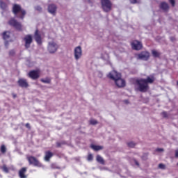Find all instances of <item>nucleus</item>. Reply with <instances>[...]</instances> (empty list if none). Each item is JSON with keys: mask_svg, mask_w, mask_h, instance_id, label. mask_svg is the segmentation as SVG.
<instances>
[{"mask_svg": "<svg viewBox=\"0 0 178 178\" xmlns=\"http://www.w3.org/2000/svg\"><path fill=\"white\" fill-rule=\"evenodd\" d=\"M152 53L153 56H154V58H158V56H159V52H158L156 50H152Z\"/></svg>", "mask_w": 178, "mask_h": 178, "instance_id": "nucleus-25", "label": "nucleus"}, {"mask_svg": "<svg viewBox=\"0 0 178 178\" xmlns=\"http://www.w3.org/2000/svg\"><path fill=\"white\" fill-rule=\"evenodd\" d=\"M128 146H129L131 148H133L136 146V143L134 142H129L128 143Z\"/></svg>", "mask_w": 178, "mask_h": 178, "instance_id": "nucleus-27", "label": "nucleus"}, {"mask_svg": "<svg viewBox=\"0 0 178 178\" xmlns=\"http://www.w3.org/2000/svg\"><path fill=\"white\" fill-rule=\"evenodd\" d=\"M18 84L20 87L27 88L29 87V83L26 79H21L18 81Z\"/></svg>", "mask_w": 178, "mask_h": 178, "instance_id": "nucleus-15", "label": "nucleus"}, {"mask_svg": "<svg viewBox=\"0 0 178 178\" xmlns=\"http://www.w3.org/2000/svg\"><path fill=\"white\" fill-rule=\"evenodd\" d=\"M97 161L99 162V163H101L102 165H104L105 163V161H104V159L101 157V156L97 155Z\"/></svg>", "mask_w": 178, "mask_h": 178, "instance_id": "nucleus-22", "label": "nucleus"}, {"mask_svg": "<svg viewBox=\"0 0 178 178\" xmlns=\"http://www.w3.org/2000/svg\"><path fill=\"white\" fill-rule=\"evenodd\" d=\"M29 77H31V79H33V80H35L36 79H38V77H40V70H33V71H31L29 73Z\"/></svg>", "mask_w": 178, "mask_h": 178, "instance_id": "nucleus-12", "label": "nucleus"}, {"mask_svg": "<svg viewBox=\"0 0 178 178\" xmlns=\"http://www.w3.org/2000/svg\"><path fill=\"white\" fill-rule=\"evenodd\" d=\"M9 25L13 26V27H15L17 30H22V24L20 23L17 22L16 19H11L9 21Z\"/></svg>", "mask_w": 178, "mask_h": 178, "instance_id": "nucleus-9", "label": "nucleus"}, {"mask_svg": "<svg viewBox=\"0 0 178 178\" xmlns=\"http://www.w3.org/2000/svg\"><path fill=\"white\" fill-rule=\"evenodd\" d=\"M90 124H97V123H98V122H97L96 120L92 119L90 120Z\"/></svg>", "mask_w": 178, "mask_h": 178, "instance_id": "nucleus-29", "label": "nucleus"}, {"mask_svg": "<svg viewBox=\"0 0 178 178\" xmlns=\"http://www.w3.org/2000/svg\"><path fill=\"white\" fill-rule=\"evenodd\" d=\"M13 12L17 17H19V19H24V16L26 15V11L22 9V7H20L19 5H14L13 7Z\"/></svg>", "mask_w": 178, "mask_h": 178, "instance_id": "nucleus-3", "label": "nucleus"}, {"mask_svg": "<svg viewBox=\"0 0 178 178\" xmlns=\"http://www.w3.org/2000/svg\"><path fill=\"white\" fill-rule=\"evenodd\" d=\"M26 172H27V168H22L19 171V176L20 178H27V175H26Z\"/></svg>", "mask_w": 178, "mask_h": 178, "instance_id": "nucleus-16", "label": "nucleus"}, {"mask_svg": "<svg viewBox=\"0 0 178 178\" xmlns=\"http://www.w3.org/2000/svg\"><path fill=\"white\" fill-rule=\"evenodd\" d=\"M9 37H10V32L7 31V32H4L3 33V40H9Z\"/></svg>", "mask_w": 178, "mask_h": 178, "instance_id": "nucleus-21", "label": "nucleus"}, {"mask_svg": "<svg viewBox=\"0 0 178 178\" xmlns=\"http://www.w3.org/2000/svg\"><path fill=\"white\" fill-rule=\"evenodd\" d=\"M74 58H75L76 60H79V59H80V58H81V56L83 55V51L81 50V47L78 46V47H75V49L74 50Z\"/></svg>", "mask_w": 178, "mask_h": 178, "instance_id": "nucleus-6", "label": "nucleus"}, {"mask_svg": "<svg viewBox=\"0 0 178 178\" xmlns=\"http://www.w3.org/2000/svg\"><path fill=\"white\" fill-rule=\"evenodd\" d=\"M92 154H88V161H92Z\"/></svg>", "mask_w": 178, "mask_h": 178, "instance_id": "nucleus-33", "label": "nucleus"}, {"mask_svg": "<svg viewBox=\"0 0 178 178\" xmlns=\"http://www.w3.org/2000/svg\"><path fill=\"white\" fill-rule=\"evenodd\" d=\"M131 3H140L139 1L137 0H130Z\"/></svg>", "mask_w": 178, "mask_h": 178, "instance_id": "nucleus-32", "label": "nucleus"}, {"mask_svg": "<svg viewBox=\"0 0 178 178\" xmlns=\"http://www.w3.org/2000/svg\"><path fill=\"white\" fill-rule=\"evenodd\" d=\"M59 49V45L55 41H51L48 42L47 51L49 54H55Z\"/></svg>", "mask_w": 178, "mask_h": 178, "instance_id": "nucleus-4", "label": "nucleus"}, {"mask_svg": "<svg viewBox=\"0 0 178 178\" xmlns=\"http://www.w3.org/2000/svg\"><path fill=\"white\" fill-rule=\"evenodd\" d=\"M54 156V154L52 152L48 151L45 152V156H44V161L46 162H49V159H51V157Z\"/></svg>", "mask_w": 178, "mask_h": 178, "instance_id": "nucleus-18", "label": "nucleus"}, {"mask_svg": "<svg viewBox=\"0 0 178 178\" xmlns=\"http://www.w3.org/2000/svg\"><path fill=\"white\" fill-rule=\"evenodd\" d=\"M159 169H165V164L160 163L159 165Z\"/></svg>", "mask_w": 178, "mask_h": 178, "instance_id": "nucleus-31", "label": "nucleus"}, {"mask_svg": "<svg viewBox=\"0 0 178 178\" xmlns=\"http://www.w3.org/2000/svg\"><path fill=\"white\" fill-rule=\"evenodd\" d=\"M35 10H38V12H41V10H42V8H41L40 6L35 7Z\"/></svg>", "mask_w": 178, "mask_h": 178, "instance_id": "nucleus-30", "label": "nucleus"}, {"mask_svg": "<svg viewBox=\"0 0 178 178\" xmlns=\"http://www.w3.org/2000/svg\"><path fill=\"white\" fill-rule=\"evenodd\" d=\"M0 169H1L2 172L4 173H9L10 170L11 169H13V167H8L6 165H3L1 167H0Z\"/></svg>", "mask_w": 178, "mask_h": 178, "instance_id": "nucleus-17", "label": "nucleus"}, {"mask_svg": "<svg viewBox=\"0 0 178 178\" xmlns=\"http://www.w3.org/2000/svg\"><path fill=\"white\" fill-rule=\"evenodd\" d=\"M162 115H163V118H167L168 117V113H166V112H163Z\"/></svg>", "mask_w": 178, "mask_h": 178, "instance_id": "nucleus-36", "label": "nucleus"}, {"mask_svg": "<svg viewBox=\"0 0 178 178\" xmlns=\"http://www.w3.org/2000/svg\"><path fill=\"white\" fill-rule=\"evenodd\" d=\"M154 81H155V78H154V76H147L146 79H141L136 80V84L137 90L140 91V92H145L148 90V83L151 84L154 83Z\"/></svg>", "mask_w": 178, "mask_h": 178, "instance_id": "nucleus-1", "label": "nucleus"}, {"mask_svg": "<svg viewBox=\"0 0 178 178\" xmlns=\"http://www.w3.org/2000/svg\"><path fill=\"white\" fill-rule=\"evenodd\" d=\"M34 38L37 44H38V45H41V44H42V39L41 38V34L38 33V30L35 31Z\"/></svg>", "mask_w": 178, "mask_h": 178, "instance_id": "nucleus-14", "label": "nucleus"}, {"mask_svg": "<svg viewBox=\"0 0 178 178\" xmlns=\"http://www.w3.org/2000/svg\"><path fill=\"white\" fill-rule=\"evenodd\" d=\"M28 161L31 165H33L34 166H38L39 168H41V166H42L41 163H40V161H38V160H37V159H35V157L29 156L28 157Z\"/></svg>", "mask_w": 178, "mask_h": 178, "instance_id": "nucleus-8", "label": "nucleus"}, {"mask_svg": "<svg viewBox=\"0 0 178 178\" xmlns=\"http://www.w3.org/2000/svg\"><path fill=\"white\" fill-rule=\"evenodd\" d=\"M160 8L163 9V10H168V9H169V5L165 2H163L161 3Z\"/></svg>", "mask_w": 178, "mask_h": 178, "instance_id": "nucleus-19", "label": "nucleus"}, {"mask_svg": "<svg viewBox=\"0 0 178 178\" xmlns=\"http://www.w3.org/2000/svg\"><path fill=\"white\" fill-rule=\"evenodd\" d=\"M92 149H94V151H101L104 147L99 146V145H91Z\"/></svg>", "mask_w": 178, "mask_h": 178, "instance_id": "nucleus-20", "label": "nucleus"}, {"mask_svg": "<svg viewBox=\"0 0 178 178\" xmlns=\"http://www.w3.org/2000/svg\"><path fill=\"white\" fill-rule=\"evenodd\" d=\"M135 163H136V165H137V166H139V163H138V161H135Z\"/></svg>", "mask_w": 178, "mask_h": 178, "instance_id": "nucleus-40", "label": "nucleus"}, {"mask_svg": "<svg viewBox=\"0 0 178 178\" xmlns=\"http://www.w3.org/2000/svg\"><path fill=\"white\" fill-rule=\"evenodd\" d=\"M148 58H149L148 51H143L138 55V59H141L142 60H147Z\"/></svg>", "mask_w": 178, "mask_h": 178, "instance_id": "nucleus-11", "label": "nucleus"}, {"mask_svg": "<svg viewBox=\"0 0 178 178\" xmlns=\"http://www.w3.org/2000/svg\"><path fill=\"white\" fill-rule=\"evenodd\" d=\"M175 156L176 158H178V150L175 151Z\"/></svg>", "mask_w": 178, "mask_h": 178, "instance_id": "nucleus-39", "label": "nucleus"}, {"mask_svg": "<svg viewBox=\"0 0 178 178\" xmlns=\"http://www.w3.org/2000/svg\"><path fill=\"white\" fill-rule=\"evenodd\" d=\"M51 168H52V169H56V168H58V167H56V164H51Z\"/></svg>", "mask_w": 178, "mask_h": 178, "instance_id": "nucleus-37", "label": "nucleus"}, {"mask_svg": "<svg viewBox=\"0 0 178 178\" xmlns=\"http://www.w3.org/2000/svg\"><path fill=\"white\" fill-rule=\"evenodd\" d=\"M26 127H30V124H26Z\"/></svg>", "mask_w": 178, "mask_h": 178, "instance_id": "nucleus-42", "label": "nucleus"}, {"mask_svg": "<svg viewBox=\"0 0 178 178\" xmlns=\"http://www.w3.org/2000/svg\"><path fill=\"white\" fill-rule=\"evenodd\" d=\"M156 152H163V148H157L156 149Z\"/></svg>", "mask_w": 178, "mask_h": 178, "instance_id": "nucleus-34", "label": "nucleus"}, {"mask_svg": "<svg viewBox=\"0 0 178 178\" xmlns=\"http://www.w3.org/2000/svg\"><path fill=\"white\" fill-rule=\"evenodd\" d=\"M108 77L111 79V80H114L117 87L122 88L126 86V81L122 79V75L120 73H118L115 70L110 72L108 75Z\"/></svg>", "mask_w": 178, "mask_h": 178, "instance_id": "nucleus-2", "label": "nucleus"}, {"mask_svg": "<svg viewBox=\"0 0 178 178\" xmlns=\"http://www.w3.org/2000/svg\"><path fill=\"white\" fill-rule=\"evenodd\" d=\"M169 2L172 6H175V0H169Z\"/></svg>", "mask_w": 178, "mask_h": 178, "instance_id": "nucleus-35", "label": "nucleus"}, {"mask_svg": "<svg viewBox=\"0 0 178 178\" xmlns=\"http://www.w3.org/2000/svg\"><path fill=\"white\" fill-rule=\"evenodd\" d=\"M101 3L104 12H111L112 10V2H111V0H101Z\"/></svg>", "mask_w": 178, "mask_h": 178, "instance_id": "nucleus-5", "label": "nucleus"}, {"mask_svg": "<svg viewBox=\"0 0 178 178\" xmlns=\"http://www.w3.org/2000/svg\"><path fill=\"white\" fill-rule=\"evenodd\" d=\"M0 7L3 10H6V4L3 2H2V0H0Z\"/></svg>", "mask_w": 178, "mask_h": 178, "instance_id": "nucleus-23", "label": "nucleus"}, {"mask_svg": "<svg viewBox=\"0 0 178 178\" xmlns=\"http://www.w3.org/2000/svg\"><path fill=\"white\" fill-rule=\"evenodd\" d=\"M58 9V7L55 4H50L48 6V12L49 13H51V15H53V16H55L56 15V10Z\"/></svg>", "mask_w": 178, "mask_h": 178, "instance_id": "nucleus-13", "label": "nucleus"}, {"mask_svg": "<svg viewBox=\"0 0 178 178\" xmlns=\"http://www.w3.org/2000/svg\"><path fill=\"white\" fill-rule=\"evenodd\" d=\"M10 55H15V51H13V50L10 51Z\"/></svg>", "mask_w": 178, "mask_h": 178, "instance_id": "nucleus-38", "label": "nucleus"}, {"mask_svg": "<svg viewBox=\"0 0 178 178\" xmlns=\"http://www.w3.org/2000/svg\"><path fill=\"white\" fill-rule=\"evenodd\" d=\"M24 41L25 42V47L30 48V45H31V42H33V35H26L24 38Z\"/></svg>", "mask_w": 178, "mask_h": 178, "instance_id": "nucleus-7", "label": "nucleus"}, {"mask_svg": "<svg viewBox=\"0 0 178 178\" xmlns=\"http://www.w3.org/2000/svg\"><path fill=\"white\" fill-rule=\"evenodd\" d=\"M13 97H14V98H15V97H16V95H13Z\"/></svg>", "mask_w": 178, "mask_h": 178, "instance_id": "nucleus-44", "label": "nucleus"}, {"mask_svg": "<svg viewBox=\"0 0 178 178\" xmlns=\"http://www.w3.org/2000/svg\"><path fill=\"white\" fill-rule=\"evenodd\" d=\"M5 45H6V47H8V42H5Z\"/></svg>", "mask_w": 178, "mask_h": 178, "instance_id": "nucleus-43", "label": "nucleus"}, {"mask_svg": "<svg viewBox=\"0 0 178 178\" xmlns=\"http://www.w3.org/2000/svg\"><path fill=\"white\" fill-rule=\"evenodd\" d=\"M42 83H46L47 84H49L51 83V79H42Z\"/></svg>", "mask_w": 178, "mask_h": 178, "instance_id": "nucleus-28", "label": "nucleus"}, {"mask_svg": "<svg viewBox=\"0 0 178 178\" xmlns=\"http://www.w3.org/2000/svg\"><path fill=\"white\" fill-rule=\"evenodd\" d=\"M124 102L125 104H129V100H124Z\"/></svg>", "mask_w": 178, "mask_h": 178, "instance_id": "nucleus-41", "label": "nucleus"}, {"mask_svg": "<svg viewBox=\"0 0 178 178\" xmlns=\"http://www.w3.org/2000/svg\"><path fill=\"white\" fill-rule=\"evenodd\" d=\"M102 58L106 60L107 59H109V54H105L104 55H102Z\"/></svg>", "mask_w": 178, "mask_h": 178, "instance_id": "nucleus-26", "label": "nucleus"}, {"mask_svg": "<svg viewBox=\"0 0 178 178\" xmlns=\"http://www.w3.org/2000/svg\"><path fill=\"white\" fill-rule=\"evenodd\" d=\"M0 151L2 154H5V152H6V147L5 146V145H2L1 146Z\"/></svg>", "mask_w": 178, "mask_h": 178, "instance_id": "nucleus-24", "label": "nucleus"}, {"mask_svg": "<svg viewBox=\"0 0 178 178\" xmlns=\"http://www.w3.org/2000/svg\"><path fill=\"white\" fill-rule=\"evenodd\" d=\"M131 47L133 49H135L136 51H139V49H141V48H143V44L139 41L134 40L131 43Z\"/></svg>", "mask_w": 178, "mask_h": 178, "instance_id": "nucleus-10", "label": "nucleus"}]
</instances>
